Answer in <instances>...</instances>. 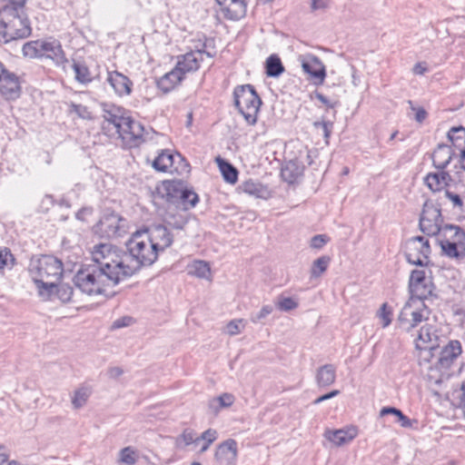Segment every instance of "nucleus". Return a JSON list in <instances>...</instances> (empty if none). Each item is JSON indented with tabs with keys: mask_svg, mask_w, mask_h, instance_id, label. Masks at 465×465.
Listing matches in <instances>:
<instances>
[{
	"mask_svg": "<svg viewBox=\"0 0 465 465\" xmlns=\"http://www.w3.org/2000/svg\"><path fill=\"white\" fill-rule=\"evenodd\" d=\"M109 250L107 242L90 248L92 262L83 264L74 276V285L82 292L88 295L103 294L107 287H114L124 281Z\"/></svg>",
	"mask_w": 465,
	"mask_h": 465,
	"instance_id": "1",
	"label": "nucleus"
},
{
	"mask_svg": "<svg viewBox=\"0 0 465 465\" xmlns=\"http://www.w3.org/2000/svg\"><path fill=\"white\" fill-rule=\"evenodd\" d=\"M110 253L124 280L133 276L143 266L153 264L159 254L142 231L133 233L126 242V251L107 242Z\"/></svg>",
	"mask_w": 465,
	"mask_h": 465,
	"instance_id": "2",
	"label": "nucleus"
},
{
	"mask_svg": "<svg viewBox=\"0 0 465 465\" xmlns=\"http://www.w3.org/2000/svg\"><path fill=\"white\" fill-rule=\"evenodd\" d=\"M32 28L25 5H4L0 10V42L25 39L31 35Z\"/></svg>",
	"mask_w": 465,
	"mask_h": 465,
	"instance_id": "3",
	"label": "nucleus"
},
{
	"mask_svg": "<svg viewBox=\"0 0 465 465\" xmlns=\"http://www.w3.org/2000/svg\"><path fill=\"white\" fill-rule=\"evenodd\" d=\"M29 272L39 294L49 296L63 274V263L54 256L43 255L31 262Z\"/></svg>",
	"mask_w": 465,
	"mask_h": 465,
	"instance_id": "4",
	"label": "nucleus"
},
{
	"mask_svg": "<svg viewBox=\"0 0 465 465\" xmlns=\"http://www.w3.org/2000/svg\"><path fill=\"white\" fill-rule=\"evenodd\" d=\"M234 105L242 114L245 121L253 125L262 105V100L251 84L239 85L233 91Z\"/></svg>",
	"mask_w": 465,
	"mask_h": 465,
	"instance_id": "5",
	"label": "nucleus"
},
{
	"mask_svg": "<svg viewBox=\"0 0 465 465\" xmlns=\"http://www.w3.org/2000/svg\"><path fill=\"white\" fill-rule=\"evenodd\" d=\"M430 311L419 299H409L401 309L398 321L401 328L409 331L428 319Z\"/></svg>",
	"mask_w": 465,
	"mask_h": 465,
	"instance_id": "6",
	"label": "nucleus"
},
{
	"mask_svg": "<svg viewBox=\"0 0 465 465\" xmlns=\"http://www.w3.org/2000/svg\"><path fill=\"white\" fill-rule=\"evenodd\" d=\"M420 231L429 235L443 234V219L440 208L437 207L431 201H426L420 217Z\"/></svg>",
	"mask_w": 465,
	"mask_h": 465,
	"instance_id": "7",
	"label": "nucleus"
},
{
	"mask_svg": "<svg viewBox=\"0 0 465 465\" xmlns=\"http://www.w3.org/2000/svg\"><path fill=\"white\" fill-rule=\"evenodd\" d=\"M440 237V244L444 254L457 259L465 256V249L459 245L464 238V232L459 226L445 224L443 234Z\"/></svg>",
	"mask_w": 465,
	"mask_h": 465,
	"instance_id": "8",
	"label": "nucleus"
},
{
	"mask_svg": "<svg viewBox=\"0 0 465 465\" xmlns=\"http://www.w3.org/2000/svg\"><path fill=\"white\" fill-rule=\"evenodd\" d=\"M127 221L117 213H106L94 226L95 234L104 238L121 237L127 232Z\"/></svg>",
	"mask_w": 465,
	"mask_h": 465,
	"instance_id": "9",
	"label": "nucleus"
},
{
	"mask_svg": "<svg viewBox=\"0 0 465 465\" xmlns=\"http://www.w3.org/2000/svg\"><path fill=\"white\" fill-rule=\"evenodd\" d=\"M115 133L122 139L123 143L129 148L139 146L150 135V132L145 131L139 122L133 120L130 116L125 118L121 128H118Z\"/></svg>",
	"mask_w": 465,
	"mask_h": 465,
	"instance_id": "10",
	"label": "nucleus"
},
{
	"mask_svg": "<svg viewBox=\"0 0 465 465\" xmlns=\"http://www.w3.org/2000/svg\"><path fill=\"white\" fill-rule=\"evenodd\" d=\"M430 254L429 240L423 236L411 238L406 242L405 257L413 265H427Z\"/></svg>",
	"mask_w": 465,
	"mask_h": 465,
	"instance_id": "11",
	"label": "nucleus"
},
{
	"mask_svg": "<svg viewBox=\"0 0 465 465\" xmlns=\"http://www.w3.org/2000/svg\"><path fill=\"white\" fill-rule=\"evenodd\" d=\"M167 201L175 203L181 202L184 209L193 208L199 201L195 192L188 189L182 181H169L164 183Z\"/></svg>",
	"mask_w": 465,
	"mask_h": 465,
	"instance_id": "12",
	"label": "nucleus"
},
{
	"mask_svg": "<svg viewBox=\"0 0 465 465\" xmlns=\"http://www.w3.org/2000/svg\"><path fill=\"white\" fill-rule=\"evenodd\" d=\"M142 232L151 242L153 247H155L158 254L170 247L173 242V235L163 224H153Z\"/></svg>",
	"mask_w": 465,
	"mask_h": 465,
	"instance_id": "13",
	"label": "nucleus"
},
{
	"mask_svg": "<svg viewBox=\"0 0 465 465\" xmlns=\"http://www.w3.org/2000/svg\"><path fill=\"white\" fill-rule=\"evenodd\" d=\"M0 94L6 100H15L20 96L21 86L15 74L7 71L0 63Z\"/></svg>",
	"mask_w": 465,
	"mask_h": 465,
	"instance_id": "14",
	"label": "nucleus"
},
{
	"mask_svg": "<svg viewBox=\"0 0 465 465\" xmlns=\"http://www.w3.org/2000/svg\"><path fill=\"white\" fill-rule=\"evenodd\" d=\"M303 71L308 74L312 79H314L316 83L322 84L326 71L325 66L322 61L313 54L302 55L299 58Z\"/></svg>",
	"mask_w": 465,
	"mask_h": 465,
	"instance_id": "15",
	"label": "nucleus"
},
{
	"mask_svg": "<svg viewBox=\"0 0 465 465\" xmlns=\"http://www.w3.org/2000/svg\"><path fill=\"white\" fill-rule=\"evenodd\" d=\"M203 54H206L209 57H212L210 53L197 50L194 52H189L183 55L178 57L177 64L174 67L175 71L181 73V77L183 78L186 73L194 72L200 67V62L203 60Z\"/></svg>",
	"mask_w": 465,
	"mask_h": 465,
	"instance_id": "16",
	"label": "nucleus"
},
{
	"mask_svg": "<svg viewBox=\"0 0 465 465\" xmlns=\"http://www.w3.org/2000/svg\"><path fill=\"white\" fill-rule=\"evenodd\" d=\"M237 455L238 445L236 440L228 439L217 446L214 458L220 465H235Z\"/></svg>",
	"mask_w": 465,
	"mask_h": 465,
	"instance_id": "17",
	"label": "nucleus"
},
{
	"mask_svg": "<svg viewBox=\"0 0 465 465\" xmlns=\"http://www.w3.org/2000/svg\"><path fill=\"white\" fill-rule=\"evenodd\" d=\"M460 353V342L459 341H450L441 349L435 363V367L440 371L448 370Z\"/></svg>",
	"mask_w": 465,
	"mask_h": 465,
	"instance_id": "18",
	"label": "nucleus"
},
{
	"mask_svg": "<svg viewBox=\"0 0 465 465\" xmlns=\"http://www.w3.org/2000/svg\"><path fill=\"white\" fill-rule=\"evenodd\" d=\"M448 140L450 142L453 152H458L459 162L463 170H465V127H452L447 134Z\"/></svg>",
	"mask_w": 465,
	"mask_h": 465,
	"instance_id": "19",
	"label": "nucleus"
},
{
	"mask_svg": "<svg viewBox=\"0 0 465 465\" xmlns=\"http://www.w3.org/2000/svg\"><path fill=\"white\" fill-rule=\"evenodd\" d=\"M438 337L435 333V330L431 325H424L419 331L418 338L416 339V349L420 351H428L434 355L439 348L437 343Z\"/></svg>",
	"mask_w": 465,
	"mask_h": 465,
	"instance_id": "20",
	"label": "nucleus"
},
{
	"mask_svg": "<svg viewBox=\"0 0 465 465\" xmlns=\"http://www.w3.org/2000/svg\"><path fill=\"white\" fill-rule=\"evenodd\" d=\"M42 52V58L52 60L55 65L63 66L68 63V59L59 41L54 39L45 40Z\"/></svg>",
	"mask_w": 465,
	"mask_h": 465,
	"instance_id": "21",
	"label": "nucleus"
},
{
	"mask_svg": "<svg viewBox=\"0 0 465 465\" xmlns=\"http://www.w3.org/2000/svg\"><path fill=\"white\" fill-rule=\"evenodd\" d=\"M106 82L119 96L130 95L133 90V82L122 73L108 72Z\"/></svg>",
	"mask_w": 465,
	"mask_h": 465,
	"instance_id": "22",
	"label": "nucleus"
},
{
	"mask_svg": "<svg viewBox=\"0 0 465 465\" xmlns=\"http://www.w3.org/2000/svg\"><path fill=\"white\" fill-rule=\"evenodd\" d=\"M103 117L104 119L103 128L105 129L112 124L113 128L116 132L118 128H121L123 122H124L127 116H125L123 108L115 106L114 104H104Z\"/></svg>",
	"mask_w": 465,
	"mask_h": 465,
	"instance_id": "23",
	"label": "nucleus"
},
{
	"mask_svg": "<svg viewBox=\"0 0 465 465\" xmlns=\"http://www.w3.org/2000/svg\"><path fill=\"white\" fill-rule=\"evenodd\" d=\"M247 5L245 0H227L220 6L223 15L228 20H239L245 16Z\"/></svg>",
	"mask_w": 465,
	"mask_h": 465,
	"instance_id": "24",
	"label": "nucleus"
},
{
	"mask_svg": "<svg viewBox=\"0 0 465 465\" xmlns=\"http://www.w3.org/2000/svg\"><path fill=\"white\" fill-rule=\"evenodd\" d=\"M450 182H452L450 174L444 170H440L438 173H430L424 178L425 184L432 192H440L445 189Z\"/></svg>",
	"mask_w": 465,
	"mask_h": 465,
	"instance_id": "25",
	"label": "nucleus"
},
{
	"mask_svg": "<svg viewBox=\"0 0 465 465\" xmlns=\"http://www.w3.org/2000/svg\"><path fill=\"white\" fill-rule=\"evenodd\" d=\"M357 436V430L352 427L349 429L327 430L324 437L335 446H342L351 442Z\"/></svg>",
	"mask_w": 465,
	"mask_h": 465,
	"instance_id": "26",
	"label": "nucleus"
},
{
	"mask_svg": "<svg viewBox=\"0 0 465 465\" xmlns=\"http://www.w3.org/2000/svg\"><path fill=\"white\" fill-rule=\"evenodd\" d=\"M455 155L451 146L440 143L432 153L433 165L439 170H444Z\"/></svg>",
	"mask_w": 465,
	"mask_h": 465,
	"instance_id": "27",
	"label": "nucleus"
},
{
	"mask_svg": "<svg viewBox=\"0 0 465 465\" xmlns=\"http://www.w3.org/2000/svg\"><path fill=\"white\" fill-rule=\"evenodd\" d=\"M336 368L332 364L321 366L316 372V382L319 387H328L335 382Z\"/></svg>",
	"mask_w": 465,
	"mask_h": 465,
	"instance_id": "28",
	"label": "nucleus"
},
{
	"mask_svg": "<svg viewBox=\"0 0 465 465\" xmlns=\"http://www.w3.org/2000/svg\"><path fill=\"white\" fill-rule=\"evenodd\" d=\"M182 80L181 73L173 68L157 81V86L166 94L172 91Z\"/></svg>",
	"mask_w": 465,
	"mask_h": 465,
	"instance_id": "29",
	"label": "nucleus"
},
{
	"mask_svg": "<svg viewBox=\"0 0 465 465\" xmlns=\"http://www.w3.org/2000/svg\"><path fill=\"white\" fill-rule=\"evenodd\" d=\"M173 153L168 150H163L158 154V156L153 162V167L160 172H170L173 173L174 168Z\"/></svg>",
	"mask_w": 465,
	"mask_h": 465,
	"instance_id": "30",
	"label": "nucleus"
},
{
	"mask_svg": "<svg viewBox=\"0 0 465 465\" xmlns=\"http://www.w3.org/2000/svg\"><path fill=\"white\" fill-rule=\"evenodd\" d=\"M411 297L410 299H419L423 302L428 297L431 296L433 291V284L430 280L420 284H413L409 287Z\"/></svg>",
	"mask_w": 465,
	"mask_h": 465,
	"instance_id": "31",
	"label": "nucleus"
},
{
	"mask_svg": "<svg viewBox=\"0 0 465 465\" xmlns=\"http://www.w3.org/2000/svg\"><path fill=\"white\" fill-rule=\"evenodd\" d=\"M215 161L223 174V179L229 183H235L238 179L237 169L232 163L221 157H217Z\"/></svg>",
	"mask_w": 465,
	"mask_h": 465,
	"instance_id": "32",
	"label": "nucleus"
},
{
	"mask_svg": "<svg viewBox=\"0 0 465 465\" xmlns=\"http://www.w3.org/2000/svg\"><path fill=\"white\" fill-rule=\"evenodd\" d=\"M242 192L257 198H267L269 191L266 186L259 182L252 180L246 181L242 184Z\"/></svg>",
	"mask_w": 465,
	"mask_h": 465,
	"instance_id": "33",
	"label": "nucleus"
},
{
	"mask_svg": "<svg viewBox=\"0 0 465 465\" xmlns=\"http://www.w3.org/2000/svg\"><path fill=\"white\" fill-rule=\"evenodd\" d=\"M45 40L38 39L34 41H29L24 44L22 52L25 57L34 59V58H42V52Z\"/></svg>",
	"mask_w": 465,
	"mask_h": 465,
	"instance_id": "34",
	"label": "nucleus"
},
{
	"mask_svg": "<svg viewBox=\"0 0 465 465\" xmlns=\"http://www.w3.org/2000/svg\"><path fill=\"white\" fill-rule=\"evenodd\" d=\"M188 273L201 279H211V268L205 261H194L188 269Z\"/></svg>",
	"mask_w": 465,
	"mask_h": 465,
	"instance_id": "35",
	"label": "nucleus"
},
{
	"mask_svg": "<svg viewBox=\"0 0 465 465\" xmlns=\"http://www.w3.org/2000/svg\"><path fill=\"white\" fill-rule=\"evenodd\" d=\"M235 397L231 393H223L222 395L213 398L209 401V408L212 411L217 413L223 408H228L233 404Z\"/></svg>",
	"mask_w": 465,
	"mask_h": 465,
	"instance_id": "36",
	"label": "nucleus"
},
{
	"mask_svg": "<svg viewBox=\"0 0 465 465\" xmlns=\"http://www.w3.org/2000/svg\"><path fill=\"white\" fill-rule=\"evenodd\" d=\"M389 414L394 415L396 417V421L399 422L401 427L411 428L412 426L413 420L409 419L400 409L389 406L383 407L380 411V417Z\"/></svg>",
	"mask_w": 465,
	"mask_h": 465,
	"instance_id": "37",
	"label": "nucleus"
},
{
	"mask_svg": "<svg viewBox=\"0 0 465 465\" xmlns=\"http://www.w3.org/2000/svg\"><path fill=\"white\" fill-rule=\"evenodd\" d=\"M265 67L266 74L270 77H278L284 71L281 59L276 55H271L267 58Z\"/></svg>",
	"mask_w": 465,
	"mask_h": 465,
	"instance_id": "38",
	"label": "nucleus"
},
{
	"mask_svg": "<svg viewBox=\"0 0 465 465\" xmlns=\"http://www.w3.org/2000/svg\"><path fill=\"white\" fill-rule=\"evenodd\" d=\"M191 444H198V437L191 429L184 430L183 433L175 439V446L178 449H183Z\"/></svg>",
	"mask_w": 465,
	"mask_h": 465,
	"instance_id": "39",
	"label": "nucleus"
},
{
	"mask_svg": "<svg viewBox=\"0 0 465 465\" xmlns=\"http://www.w3.org/2000/svg\"><path fill=\"white\" fill-rule=\"evenodd\" d=\"M91 395V391L87 387H80L74 391L72 396V405L74 409H80L84 406Z\"/></svg>",
	"mask_w": 465,
	"mask_h": 465,
	"instance_id": "40",
	"label": "nucleus"
},
{
	"mask_svg": "<svg viewBox=\"0 0 465 465\" xmlns=\"http://www.w3.org/2000/svg\"><path fill=\"white\" fill-rule=\"evenodd\" d=\"M73 69L75 74V80L81 84H87L92 82V75L88 67L78 62H74Z\"/></svg>",
	"mask_w": 465,
	"mask_h": 465,
	"instance_id": "41",
	"label": "nucleus"
},
{
	"mask_svg": "<svg viewBox=\"0 0 465 465\" xmlns=\"http://www.w3.org/2000/svg\"><path fill=\"white\" fill-rule=\"evenodd\" d=\"M137 459V451L133 447L128 446L120 450L118 463L123 465H134Z\"/></svg>",
	"mask_w": 465,
	"mask_h": 465,
	"instance_id": "42",
	"label": "nucleus"
},
{
	"mask_svg": "<svg viewBox=\"0 0 465 465\" xmlns=\"http://www.w3.org/2000/svg\"><path fill=\"white\" fill-rule=\"evenodd\" d=\"M331 258L329 256H321L316 259L311 268V276L317 278L321 276L328 268Z\"/></svg>",
	"mask_w": 465,
	"mask_h": 465,
	"instance_id": "43",
	"label": "nucleus"
},
{
	"mask_svg": "<svg viewBox=\"0 0 465 465\" xmlns=\"http://www.w3.org/2000/svg\"><path fill=\"white\" fill-rule=\"evenodd\" d=\"M281 174L284 181L292 183L300 174V171L296 163L291 161L282 167Z\"/></svg>",
	"mask_w": 465,
	"mask_h": 465,
	"instance_id": "44",
	"label": "nucleus"
},
{
	"mask_svg": "<svg viewBox=\"0 0 465 465\" xmlns=\"http://www.w3.org/2000/svg\"><path fill=\"white\" fill-rule=\"evenodd\" d=\"M217 438H218V432L215 430L208 429V430H204L201 434V436L198 437V443L201 440L204 441V443L201 447L199 452L200 453L205 452L209 449L210 445L217 440Z\"/></svg>",
	"mask_w": 465,
	"mask_h": 465,
	"instance_id": "45",
	"label": "nucleus"
},
{
	"mask_svg": "<svg viewBox=\"0 0 465 465\" xmlns=\"http://www.w3.org/2000/svg\"><path fill=\"white\" fill-rule=\"evenodd\" d=\"M15 259L11 251L6 248H0V272L5 268L11 269L15 264Z\"/></svg>",
	"mask_w": 465,
	"mask_h": 465,
	"instance_id": "46",
	"label": "nucleus"
},
{
	"mask_svg": "<svg viewBox=\"0 0 465 465\" xmlns=\"http://www.w3.org/2000/svg\"><path fill=\"white\" fill-rule=\"evenodd\" d=\"M276 306L282 312H290L298 307V302L291 297L280 296Z\"/></svg>",
	"mask_w": 465,
	"mask_h": 465,
	"instance_id": "47",
	"label": "nucleus"
},
{
	"mask_svg": "<svg viewBox=\"0 0 465 465\" xmlns=\"http://www.w3.org/2000/svg\"><path fill=\"white\" fill-rule=\"evenodd\" d=\"M69 112L71 114H75L79 118L84 120L92 119V113L89 111L88 107L84 104L71 103L69 105Z\"/></svg>",
	"mask_w": 465,
	"mask_h": 465,
	"instance_id": "48",
	"label": "nucleus"
},
{
	"mask_svg": "<svg viewBox=\"0 0 465 465\" xmlns=\"http://www.w3.org/2000/svg\"><path fill=\"white\" fill-rule=\"evenodd\" d=\"M174 168H173V173H177L179 174L188 173L190 172V164L180 154L174 153Z\"/></svg>",
	"mask_w": 465,
	"mask_h": 465,
	"instance_id": "49",
	"label": "nucleus"
},
{
	"mask_svg": "<svg viewBox=\"0 0 465 465\" xmlns=\"http://www.w3.org/2000/svg\"><path fill=\"white\" fill-rule=\"evenodd\" d=\"M54 290L56 292L58 298L63 302H68L71 301L73 293H74L72 286H70L69 284H64V283L60 284V285L56 284V287L54 288Z\"/></svg>",
	"mask_w": 465,
	"mask_h": 465,
	"instance_id": "50",
	"label": "nucleus"
},
{
	"mask_svg": "<svg viewBox=\"0 0 465 465\" xmlns=\"http://www.w3.org/2000/svg\"><path fill=\"white\" fill-rule=\"evenodd\" d=\"M453 401L457 406L462 411L465 417V381L461 383L460 387L454 391L452 393Z\"/></svg>",
	"mask_w": 465,
	"mask_h": 465,
	"instance_id": "51",
	"label": "nucleus"
},
{
	"mask_svg": "<svg viewBox=\"0 0 465 465\" xmlns=\"http://www.w3.org/2000/svg\"><path fill=\"white\" fill-rule=\"evenodd\" d=\"M243 320L235 319L227 323L225 330L229 335L233 336L239 334L243 330Z\"/></svg>",
	"mask_w": 465,
	"mask_h": 465,
	"instance_id": "52",
	"label": "nucleus"
},
{
	"mask_svg": "<svg viewBox=\"0 0 465 465\" xmlns=\"http://www.w3.org/2000/svg\"><path fill=\"white\" fill-rule=\"evenodd\" d=\"M426 281H429V279L426 278L424 271L413 270L410 276L409 287L413 286V284H420V282H424Z\"/></svg>",
	"mask_w": 465,
	"mask_h": 465,
	"instance_id": "53",
	"label": "nucleus"
},
{
	"mask_svg": "<svg viewBox=\"0 0 465 465\" xmlns=\"http://www.w3.org/2000/svg\"><path fill=\"white\" fill-rule=\"evenodd\" d=\"M313 125L316 128L322 129L323 136L326 140V143H328V140H329L331 131H332L333 123L331 121H322V122H315L313 124Z\"/></svg>",
	"mask_w": 465,
	"mask_h": 465,
	"instance_id": "54",
	"label": "nucleus"
},
{
	"mask_svg": "<svg viewBox=\"0 0 465 465\" xmlns=\"http://www.w3.org/2000/svg\"><path fill=\"white\" fill-rule=\"evenodd\" d=\"M273 311V307L272 305H264L262 307L260 312L256 314H252L251 316V321L254 323L259 322L261 320L267 317L269 314H271Z\"/></svg>",
	"mask_w": 465,
	"mask_h": 465,
	"instance_id": "55",
	"label": "nucleus"
},
{
	"mask_svg": "<svg viewBox=\"0 0 465 465\" xmlns=\"http://www.w3.org/2000/svg\"><path fill=\"white\" fill-rule=\"evenodd\" d=\"M391 312L388 309L386 303H383L379 311V316L382 320V327H387L391 322Z\"/></svg>",
	"mask_w": 465,
	"mask_h": 465,
	"instance_id": "56",
	"label": "nucleus"
},
{
	"mask_svg": "<svg viewBox=\"0 0 465 465\" xmlns=\"http://www.w3.org/2000/svg\"><path fill=\"white\" fill-rule=\"evenodd\" d=\"M327 242V237L323 234H318L312 238L311 247L313 249H322Z\"/></svg>",
	"mask_w": 465,
	"mask_h": 465,
	"instance_id": "57",
	"label": "nucleus"
},
{
	"mask_svg": "<svg viewBox=\"0 0 465 465\" xmlns=\"http://www.w3.org/2000/svg\"><path fill=\"white\" fill-rule=\"evenodd\" d=\"M445 196L452 203L454 207L460 208L463 206V201L459 194L449 190H445Z\"/></svg>",
	"mask_w": 465,
	"mask_h": 465,
	"instance_id": "58",
	"label": "nucleus"
},
{
	"mask_svg": "<svg viewBox=\"0 0 465 465\" xmlns=\"http://www.w3.org/2000/svg\"><path fill=\"white\" fill-rule=\"evenodd\" d=\"M315 98H317L322 104H324L327 108H334L337 104V101H331L328 99L325 95H323L322 93L315 92L314 93Z\"/></svg>",
	"mask_w": 465,
	"mask_h": 465,
	"instance_id": "59",
	"label": "nucleus"
},
{
	"mask_svg": "<svg viewBox=\"0 0 465 465\" xmlns=\"http://www.w3.org/2000/svg\"><path fill=\"white\" fill-rule=\"evenodd\" d=\"M133 322V318L131 317H123L121 319H117L113 322L112 328L119 329L123 327L129 326Z\"/></svg>",
	"mask_w": 465,
	"mask_h": 465,
	"instance_id": "60",
	"label": "nucleus"
},
{
	"mask_svg": "<svg viewBox=\"0 0 465 465\" xmlns=\"http://www.w3.org/2000/svg\"><path fill=\"white\" fill-rule=\"evenodd\" d=\"M408 104L411 105V108L412 110L416 111V114H415L416 121L419 122V123H421L426 118V116H427L426 111L423 108L416 109L413 106V103L411 100L408 101Z\"/></svg>",
	"mask_w": 465,
	"mask_h": 465,
	"instance_id": "61",
	"label": "nucleus"
},
{
	"mask_svg": "<svg viewBox=\"0 0 465 465\" xmlns=\"http://www.w3.org/2000/svg\"><path fill=\"white\" fill-rule=\"evenodd\" d=\"M339 394H340V391L333 390L331 392L322 395V396L318 397L317 399H315L313 401V404H319V403H321L324 401L330 400Z\"/></svg>",
	"mask_w": 465,
	"mask_h": 465,
	"instance_id": "62",
	"label": "nucleus"
},
{
	"mask_svg": "<svg viewBox=\"0 0 465 465\" xmlns=\"http://www.w3.org/2000/svg\"><path fill=\"white\" fill-rule=\"evenodd\" d=\"M328 6L327 0H312L311 8L312 11L323 10Z\"/></svg>",
	"mask_w": 465,
	"mask_h": 465,
	"instance_id": "63",
	"label": "nucleus"
},
{
	"mask_svg": "<svg viewBox=\"0 0 465 465\" xmlns=\"http://www.w3.org/2000/svg\"><path fill=\"white\" fill-rule=\"evenodd\" d=\"M124 373V371L120 367H111L108 370V375L110 378L116 379Z\"/></svg>",
	"mask_w": 465,
	"mask_h": 465,
	"instance_id": "64",
	"label": "nucleus"
}]
</instances>
